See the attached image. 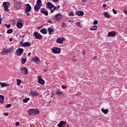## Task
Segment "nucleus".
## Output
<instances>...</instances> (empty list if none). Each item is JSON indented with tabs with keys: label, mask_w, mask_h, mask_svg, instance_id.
<instances>
[{
	"label": "nucleus",
	"mask_w": 127,
	"mask_h": 127,
	"mask_svg": "<svg viewBox=\"0 0 127 127\" xmlns=\"http://www.w3.org/2000/svg\"><path fill=\"white\" fill-rule=\"evenodd\" d=\"M28 113L29 115V116H34V115H38L40 113L39 110L37 109H29L28 111Z\"/></svg>",
	"instance_id": "obj_1"
},
{
	"label": "nucleus",
	"mask_w": 127,
	"mask_h": 127,
	"mask_svg": "<svg viewBox=\"0 0 127 127\" xmlns=\"http://www.w3.org/2000/svg\"><path fill=\"white\" fill-rule=\"evenodd\" d=\"M13 3L14 4V7L17 9H20L21 7V3L20 2V1L14 0L13 1Z\"/></svg>",
	"instance_id": "obj_2"
},
{
	"label": "nucleus",
	"mask_w": 127,
	"mask_h": 127,
	"mask_svg": "<svg viewBox=\"0 0 127 127\" xmlns=\"http://www.w3.org/2000/svg\"><path fill=\"white\" fill-rule=\"evenodd\" d=\"M62 14L61 13L57 14L55 16L53 17V19L56 21H59V20L62 19Z\"/></svg>",
	"instance_id": "obj_3"
},
{
	"label": "nucleus",
	"mask_w": 127,
	"mask_h": 127,
	"mask_svg": "<svg viewBox=\"0 0 127 127\" xmlns=\"http://www.w3.org/2000/svg\"><path fill=\"white\" fill-rule=\"evenodd\" d=\"M52 51L55 53V54H60V53H61V48L54 47L52 49Z\"/></svg>",
	"instance_id": "obj_4"
},
{
	"label": "nucleus",
	"mask_w": 127,
	"mask_h": 127,
	"mask_svg": "<svg viewBox=\"0 0 127 127\" xmlns=\"http://www.w3.org/2000/svg\"><path fill=\"white\" fill-rule=\"evenodd\" d=\"M20 71L21 73L25 74V75H28L29 73L28 72V69H27L25 67H21Z\"/></svg>",
	"instance_id": "obj_5"
},
{
	"label": "nucleus",
	"mask_w": 127,
	"mask_h": 127,
	"mask_svg": "<svg viewBox=\"0 0 127 127\" xmlns=\"http://www.w3.org/2000/svg\"><path fill=\"white\" fill-rule=\"evenodd\" d=\"M23 49L19 48L16 51V55L17 56H21V54L23 53Z\"/></svg>",
	"instance_id": "obj_6"
},
{
	"label": "nucleus",
	"mask_w": 127,
	"mask_h": 127,
	"mask_svg": "<svg viewBox=\"0 0 127 127\" xmlns=\"http://www.w3.org/2000/svg\"><path fill=\"white\" fill-rule=\"evenodd\" d=\"M34 36H35L36 39H40V40L42 39V35L38 33V32H34Z\"/></svg>",
	"instance_id": "obj_7"
},
{
	"label": "nucleus",
	"mask_w": 127,
	"mask_h": 127,
	"mask_svg": "<svg viewBox=\"0 0 127 127\" xmlns=\"http://www.w3.org/2000/svg\"><path fill=\"white\" fill-rule=\"evenodd\" d=\"M26 9L25 10V12H30V11H31V6L29 4L27 3L25 5Z\"/></svg>",
	"instance_id": "obj_8"
},
{
	"label": "nucleus",
	"mask_w": 127,
	"mask_h": 127,
	"mask_svg": "<svg viewBox=\"0 0 127 127\" xmlns=\"http://www.w3.org/2000/svg\"><path fill=\"white\" fill-rule=\"evenodd\" d=\"M4 51H2L1 52V54H2V55H6V54H7V53H11V52H12V51H10L8 49H4Z\"/></svg>",
	"instance_id": "obj_9"
},
{
	"label": "nucleus",
	"mask_w": 127,
	"mask_h": 127,
	"mask_svg": "<svg viewBox=\"0 0 127 127\" xmlns=\"http://www.w3.org/2000/svg\"><path fill=\"white\" fill-rule=\"evenodd\" d=\"M38 82L39 83V84H41V85H44V84H45V81L42 79V77L40 76H38Z\"/></svg>",
	"instance_id": "obj_10"
},
{
	"label": "nucleus",
	"mask_w": 127,
	"mask_h": 127,
	"mask_svg": "<svg viewBox=\"0 0 127 127\" xmlns=\"http://www.w3.org/2000/svg\"><path fill=\"white\" fill-rule=\"evenodd\" d=\"M107 36L108 37H115L116 36V32L114 31L109 32Z\"/></svg>",
	"instance_id": "obj_11"
},
{
	"label": "nucleus",
	"mask_w": 127,
	"mask_h": 127,
	"mask_svg": "<svg viewBox=\"0 0 127 127\" xmlns=\"http://www.w3.org/2000/svg\"><path fill=\"white\" fill-rule=\"evenodd\" d=\"M3 6L4 8L5 11H8V10H9L8 9V5H7V2H6V1L3 2Z\"/></svg>",
	"instance_id": "obj_12"
},
{
	"label": "nucleus",
	"mask_w": 127,
	"mask_h": 127,
	"mask_svg": "<svg viewBox=\"0 0 127 127\" xmlns=\"http://www.w3.org/2000/svg\"><path fill=\"white\" fill-rule=\"evenodd\" d=\"M67 123V122H65V121H62L60 122V123L58 125V127H65V125H66V124Z\"/></svg>",
	"instance_id": "obj_13"
},
{
	"label": "nucleus",
	"mask_w": 127,
	"mask_h": 127,
	"mask_svg": "<svg viewBox=\"0 0 127 127\" xmlns=\"http://www.w3.org/2000/svg\"><path fill=\"white\" fill-rule=\"evenodd\" d=\"M76 15H78V16H82L84 15V12L83 11L78 10L75 12Z\"/></svg>",
	"instance_id": "obj_14"
},
{
	"label": "nucleus",
	"mask_w": 127,
	"mask_h": 127,
	"mask_svg": "<svg viewBox=\"0 0 127 127\" xmlns=\"http://www.w3.org/2000/svg\"><path fill=\"white\" fill-rule=\"evenodd\" d=\"M63 40H65V38H59L58 39H57V42L59 44H63Z\"/></svg>",
	"instance_id": "obj_15"
},
{
	"label": "nucleus",
	"mask_w": 127,
	"mask_h": 127,
	"mask_svg": "<svg viewBox=\"0 0 127 127\" xmlns=\"http://www.w3.org/2000/svg\"><path fill=\"white\" fill-rule=\"evenodd\" d=\"M40 11L41 13H43V14H45V15H48V11H46V9L44 8H41Z\"/></svg>",
	"instance_id": "obj_16"
},
{
	"label": "nucleus",
	"mask_w": 127,
	"mask_h": 127,
	"mask_svg": "<svg viewBox=\"0 0 127 127\" xmlns=\"http://www.w3.org/2000/svg\"><path fill=\"white\" fill-rule=\"evenodd\" d=\"M47 7H49L50 9H51V8H53L54 7V5H53L52 3L49 2L47 3Z\"/></svg>",
	"instance_id": "obj_17"
},
{
	"label": "nucleus",
	"mask_w": 127,
	"mask_h": 127,
	"mask_svg": "<svg viewBox=\"0 0 127 127\" xmlns=\"http://www.w3.org/2000/svg\"><path fill=\"white\" fill-rule=\"evenodd\" d=\"M33 61L35 63H36L37 64H38V63L40 62V60L38 58V57H35L34 60H33Z\"/></svg>",
	"instance_id": "obj_18"
},
{
	"label": "nucleus",
	"mask_w": 127,
	"mask_h": 127,
	"mask_svg": "<svg viewBox=\"0 0 127 127\" xmlns=\"http://www.w3.org/2000/svg\"><path fill=\"white\" fill-rule=\"evenodd\" d=\"M40 8H41V5H37V4H35V6H34V9L35 10H39V9H40Z\"/></svg>",
	"instance_id": "obj_19"
},
{
	"label": "nucleus",
	"mask_w": 127,
	"mask_h": 127,
	"mask_svg": "<svg viewBox=\"0 0 127 127\" xmlns=\"http://www.w3.org/2000/svg\"><path fill=\"white\" fill-rule=\"evenodd\" d=\"M31 45V43L28 42H25L22 45V46L23 47H27V46H30Z\"/></svg>",
	"instance_id": "obj_20"
},
{
	"label": "nucleus",
	"mask_w": 127,
	"mask_h": 127,
	"mask_svg": "<svg viewBox=\"0 0 127 127\" xmlns=\"http://www.w3.org/2000/svg\"><path fill=\"white\" fill-rule=\"evenodd\" d=\"M3 101H4V96L0 95V104H3Z\"/></svg>",
	"instance_id": "obj_21"
},
{
	"label": "nucleus",
	"mask_w": 127,
	"mask_h": 127,
	"mask_svg": "<svg viewBox=\"0 0 127 127\" xmlns=\"http://www.w3.org/2000/svg\"><path fill=\"white\" fill-rule=\"evenodd\" d=\"M40 32L43 33V34H47V30H46L45 28H43L40 30Z\"/></svg>",
	"instance_id": "obj_22"
},
{
	"label": "nucleus",
	"mask_w": 127,
	"mask_h": 127,
	"mask_svg": "<svg viewBox=\"0 0 127 127\" xmlns=\"http://www.w3.org/2000/svg\"><path fill=\"white\" fill-rule=\"evenodd\" d=\"M30 94L31 95H32V96H33V97L38 96V92H37V91H32L31 92Z\"/></svg>",
	"instance_id": "obj_23"
},
{
	"label": "nucleus",
	"mask_w": 127,
	"mask_h": 127,
	"mask_svg": "<svg viewBox=\"0 0 127 127\" xmlns=\"http://www.w3.org/2000/svg\"><path fill=\"white\" fill-rule=\"evenodd\" d=\"M101 111L102 113H103V114H105V115H107V114H108V112H109L108 109H105V108H104L101 109Z\"/></svg>",
	"instance_id": "obj_24"
},
{
	"label": "nucleus",
	"mask_w": 127,
	"mask_h": 127,
	"mask_svg": "<svg viewBox=\"0 0 127 127\" xmlns=\"http://www.w3.org/2000/svg\"><path fill=\"white\" fill-rule=\"evenodd\" d=\"M63 93L61 91H57V92H55V93H53V95H57V96H61V95H63Z\"/></svg>",
	"instance_id": "obj_25"
},
{
	"label": "nucleus",
	"mask_w": 127,
	"mask_h": 127,
	"mask_svg": "<svg viewBox=\"0 0 127 127\" xmlns=\"http://www.w3.org/2000/svg\"><path fill=\"white\" fill-rule=\"evenodd\" d=\"M48 31L49 32V34L50 35H51V34H52V32H53V31H54V30H53V29L51 28H49L48 29Z\"/></svg>",
	"instance_id": "obj_26"
},
{
	"label": "nucleus",
	"mask_w": 127,
	"mask_h": 127,
	"mask_svg": "<svg viewBox=\"0 0 127 127\" xmlns=\"http://www.w3.org/2000/svg\"><path fill=\"white\" fill-rule=\"evenodd\" d=\"M16 26L18 27V28H21L22 26H23V24L22 23H17L16 24Z\"/></svg>",
	"instance_id": "obj_27"
},
{
	"label": "nucleus",
	"mask_w": 127,
	"mask_h": 127,
	"mask_svg": "<svg viewBox=\"0 0 127 127\" xmlns=\"http://www.w3.org/2000/svg\"><path fill=\"white\" fill-rule=\"evenodd\" d=\"M103 15H104L105 17H106L107 18H110V14L108 13V12H104L103 13Z\"/></svg>",
	"instance_id": "obj_28"
},
{
	"label": "nucleus",
	"mask_w": 127,
	"mask_h": 127,
	"mask_svg": "<svg viewBox=\"0 0 127 127\" xmlns=\"http://www.w3.org/2000/svg\"><path fill=\"white\" fill-rule=\"evenodd\" d=\"M8 86H10L9 84H6L5 83H2L1 82V86L3 88L4 87H8Z\"/></svg>",
	"instance_id": "obj_29"
},
{
	"label": "nucleus",
	"mask_w": 127,
	"mask_h": 127,
	"mask_svg": "<svg viewBox=\"0 0 127 127\" xmlns=\"http://www.w3.org/2000/svg\"><path fill=\"white\" fill-rule=\"evenodd\" d=\"M89 29L90 30H97V25L91 26Z\"/></svg>",
	"instance_id": "obj_30"
},
{
	"label": "nucleus",
	"mask_w": 127,
	"mask_h": 127,
	"mask_svg": "<svg viewBox=\"0 0 127 127\" xmlns=\"http://www.w3.org/2000/svg\"><path fill=\"white\" fill-rule=\"evenodd\" d=\"M13 30H12V29H8L7 31V33L8 34H9L10 33H12Z\"/></svg>",
	"instance_id": "obj_31"
},
{
	"label": "nucleus",
	"mask_w": 127,
	"mask_h": 127,
	"mask_svg": "<svg viewBox=\"0 0 127 127\" xmlns=\"http://www.w3.org/2000/svg\"><path fill=\"white\" fill-rule=\"evenodd\" d=\"M21 84V80L20 79H18L17 80V86H19Z\"/></svg>",
	"instance_id": "obj_32"
},
{
	"label": "nucleus",
	"mask_w": 127,
	"mask_h": 127,
	"mask_svg": "<svg viewBox=\"0 0 127 127\" xmlns=\"http://www.w3.org/2000/svg\"><path fill=\"white\" fill-rule=\"evenodd\" d=\"M41 2H42L41 1V0H38L37 1V3H36V4H37L38 5H41V4H40L41 3Z\"/></svg>",
	"instance_id": "obj_33"
},
{
	"label": "nucleus",
	"mask_w": 127,
	"mask_h": 127,
	"mask_svg": "<svg viewBox=\"0 0 127 127\" xmlns=\"http://www.w3.org/2000/svg\"><path fill=\"white\" fill-rule=\"evenodd\" d=\"M60 8V5H58V6H55V5H54V9L56 10H58Z\"/></svg>",
	"instance_id": "obj_34"
},
{
	"label": "nucleus",
	"mask_w": 127,
	"mask_h": 127,
	"mask_svg": "<svg viewBox=\"0 0 127 127\" xmlns=\"http://www.w3.org/2000/svg\"><path fill=\"white\" fill-rule=\"evenodd\" d=\"M30 99H29V98H25V99H24L23 100V102H24V103H27V101H29Z\"/></svg>",
	"instance_id": "obj_35"
},
{
	"label": "nucleus",
	"mask_w": 127,
	"mask_h": 127,
	"mask_svg": "<svg viewBox=\"0 0 127 127\" xmlns=\"http://www.w3.org/2000/svg\"><path fill=\"white\" fill-rule=\"evenodd\" d=\"M26 62V60L25 59H22V61H21L22 64H25Z\"/></svg>",
	"instance_id": "obj_36"
},
{
	"label": "nucleus",
	"mask_w": 127,
	"mask_h": 127,
	"mask_svg": "<svg viewBox=\"0 0 127 127\" xmlns=\"http://www.w3.org/2000/svg\"><path fill=\"white\" fill-rule=\"evenodd\" d=\"M76 25L78 26L79 27H82V25H81V23H80V22L76 23Z\"/></svg>",
	"instance_id": "obj_37"
},
{
	"label": "nucleus",
	"mask_w": 127,
	"mask_h": 127,
	"mask_svg": "<svg viewBox=\"0 0 127 127\" xmlns=\"http://www.w3.org/2000/svg\"><path fill=\"white\" fill-rule=\"evenodd\" d=\"M68 15L69 16H74V15H75V14H74L73 12H71L70 13H69Z\"/></svg>",
	"instance_id": "obj_38"
},
{
	"label": "nucleus",
	"mask_w": 127,
	"mask_h": 127,
	"mask_svg": "<svg viewBox=\"0 0 127 127\" xmlns=\"http://www.w3.org/2000/svg\"><path fill=\"white\" fill-rule=\"evenodd\" d=\"M62 27H67V24L65 23H63L62 24Z\"/></svg>",
	"instance_id": "obj_39"
},
{
	"label": "nucleus",
	"mask_w": 127,
	"mask_h": 127,
	"mask_svg": "<svg viewBox=\"0 0 127 127\" xmlns=\"http://www.w3.org/2000/svg\"><path fill=\"white\" fill-rule=\"evenodd\" d=\"M93 24H94L95 25H96V24H98V20H95L93 22Z\"/></svg>",
	"instance_id": "obj_40"
},
{
	"label": "nucleus",
	"mask_w": 127,
	"mask_h": 127,
	"mask_svg": "<svg viewBox=\"0 0 127 127\" xmlns=\"http://www.w3.org/2000/svg\"><path fill=\"white\" fill-rule=\"evenodd\" d=\"M11 107V104H8L5 106V108H10Z\"/></svg>",
	"instance_id": "obj_41"
},
{
	"label": "nucleus",
	"mask_w": 127,
	"mask_h": 127,
	"mask_svg": "<svg viewBox=\"0 0 127 127\" xmlns=\"http://www.w3.org/2000/svg\"><path fill=\"white\" fill-rule=\"evenodd\" d=\"M4 25L7 27V28H9V27H10V24H4Z\"/></svg>",
	"instance_id": "obj_42"
},
{
	"label": "nucleus",
	"mask_w": 127,
	"mask_h": 127,
	"mask_svg": "<svg viewBox=\"0 0 127 127\" xmlns=\"http://www.w3.org/2000/svg\"><path fill=\"white\" fill-rule=\"evenodd\" d=\"M15 125L17 127H18V126H19L20 125V123L18 122H17L16 123H15Z\"/></svg>",
	"instance_id": "obj_43"
},
{
	"label": "nucleus",
	"mask_w": 127,
	"mask_h": 127,
	"mask_svg": "<svg viewBox=\"0 0 127 127\" xmlns=\"http://www.w3.org/2000/svg\"><path fill=\"white\" fill-rule=\"evenodd\" d=\"M112 11L114 12V14H117V11H116L115 9H113Z\"/></svg>",
	"instance_id": "obj_44"
},
{
	"label": "nucleus",
	"mask_w": 127,
	"mask_h": 127,
	"mask_svg": "<svg viewBox=\"0 0 127 127\" xmlns=\"http://www.w3.org/2000/svg\"><path fill=\"white\" fill-rule=\"evenodd\" d=\"M8 115H9L8 113H4V115L6 116V117H7V116H8Z\"/></svg>",
	"instance_id": "obj_45"
},
{
	"label": "nucleus",
	"mask_w": 127,
	"mask_h": 127,
	"mask_svg": "<svg viewBox=\"0 0 127 127\" xmlns=\"http://www.w3.org/2000/svg\"><path fill=\"white\" fill-rule=\"evenodd\" d=\"M54 10H55V9H51V13H53V12H54Z\"/></svg>",
	"instance_id": "obj_46"
},
{
	"label": "nucleus",
	"mask_w": 127,
	"mask_h": 127,
	"mask_svg": "<svg viewBox=\"0 0 127 127\" xmlns=\"http://www.w3.org/2000/svg\"><path fill=\"white\" fill-rule=\"evenodd\" d=\"M7 5H8V6H10V3L9 2H7Z\"/></svg>",
	"instance_id": "obj_47"
},
{
	"label": "nucleus",
	"mask_w": 127,
	"mask_h": 127,
	"mask_svg": "<svg viewBox=\"0 0 127 127\" xmlns=\"http://www.w3.org/2000/svg\"><path fill=\"white\" fill-rule=\"evenodd\" d=\"M124 13H126V14H127V10H125L124 9Z\"/></svg>",
	"instance_id": "obj_48"
},
{
	"label": "nucleus",
	"mask_w": 127,
	"mask_h": 127,
	"mask_svg": "<svg viewBox=\"0 0 127 127\" xmlns=\"http://www.w3.org/2000/svg\"><path fill=\"white\" fill-rule=\"evenodd\" d=\"M62 88L63 89H65V88H66V87H65L64 85H63V86H62Z\"/></svg>",
	"instance_id": "obj_49"
},
{
	"label": "nucleus",
	"mask_w": 127,
	"mask_h": 127,
	"mask_svg": "<svg viewBox=\"0 0 127 127\" xmlns=\"http://www.w3.org/2000/svg\"><path fill=\"white\" fill-rule=\"evenodd\" d=\"M1 21H2V19L1 18H0V24H1Z\"/></svg>",
	"instance_id": "obj_50"
},
{
	"label": "nucleus",
	"mask_w": 127,
	"mask_h": 127,
	"mask_svg": "<svg viewBox=\"0 0 127 127\" xmlns=\"http://www.w3.org/2000/svg\"><path fill=\"white\" fill-rule=\"evenodd\" d=\"M11 49H12V50H11ZM9 50H10V51H12V50H13V48H9Z\"/></svg>",
	"instance_id": "obj_51"
},
{
	"label": "nucleus",
	"mask_w": 127,
	"mask_h": 127,
	"mask_svg": "<svg viewBox=\"0 0 127 127\" xmlns=\"http://www.w3.org/2000/svg\"><path fill=\"white\" fill-rule=\"evenodd\" d=\"M59 0H53V1H55V2H58Z\"/></svg>",
	"instance_id": "obj_52"
},
{
	"label": "nucleus",
	"mask_w": 127,
	"mask_h": 127,
	"mask_svg": "<svg viewBox=\"0 0 127 127\" xmlns=\"http://www.w3.org/2000/svg\"><path fill=\"white\" fill-rule=\"evenodd\" d=\"M51 103H52V100H50L49 101V104H51Z\"/></svg>",
	"instance_id": "obj_53"
},
{
	"label": "nucleus",
	"mask_w": 127,
	"mask_h": 127,
	"mask_svg": "<svg viewBox=\"0 0 127 127\" xmlns=\"http://www.w3.org/2000/svg\"><path fill=\"white\" fill-rule=\"evenodd\" d=\"M9 41H10L11 42V41H12V38H10L9 39Z\"/></svg>",
	"instance_id": "obj_54"
},
{
	"label": "nucleus",
	"mask_w": 127,
	"mask_h": 127,
	"mask_svg": "<svg viewBox=\"0 0 127 127\" xmlns=\"http://www.w3.org/2000/svg\"><path fill=\"white\" fill-rule=\"evenodd\" d=\"M69 22H70L71 23H73V20H70Z\"/></svg>",
	"instance_id": "obj_55"
},
{
	"label": "nucleus",
	"mask_w": 127,
	"mask_h": 127,
	"mask_svg": "<svg viewBox=\"0 0 127 127\" xmlns=\"http://www.w3.org/2000/svg\"><path fill=\"white\" fill-rule=\"evenodd\" d=\"M27 13V15H30V14L28 12H26Z\"/></svg>",
	"instance_id": "obj_56"
},
{
	"label": "nucleus",
	"mask_w": 127,
	"mask_h": 127,
	"mask_svg": "<svg viewBox=\"0 0 127 127\" xmlns=\"http://www.w3.org/2000/svg\"><path fill=\"white\" fill-rule=\"evenodd\" d=\"M106 4H103V7H106Z\"/></svg>",
	"instance_id": "obj_57"
},
{
	"label": "nucleus",
	"mask_w": 127,
	"mask_h": 127,
	"mask_svg": "<svg viewBox=\"0 0 127 127\" xmlns=\"http://www.w3.org/2000/svg\"><path fill=\"white\" fill-rule=\"evenodd\" d=\"M82 1H83V2H85V1H87V0H82Z\"/></svg>",
	"instance_id": "obj_58"
},
{
	"label": "nucleus",
	"mask_w": 127,
	"mask_h": 127,
	"mask_svg": "<svg viewBox=\"0 0 127 127\" xmlns=\"http://www.w3.org/2000/svg\"><path fill=\"white\" fill-rule=\"evenodd\" d=\"M48 22H49L50 23H51L52 22V21H51V20H49Z\"/></svg>",
	"instance_id": "obj_59"
},
{
	"label": "nucleus",
	"mask_w": 127,
	"mask_h": 127,
	"mask_svg": "<svg viewBox=\"0 0 127 127\" xmlns=\"http://www.w3.org/2000/svg\"><path fill=\"white\" fill-rule=\"evenodd\" d=\"M30 55H31V53H29L28 54V56H30Z\"/></svg>",
	"instance_id": "obj_60"
},
{
	"label": "nucleus",
	"mask_w": 127,
	"mask_h": 127,
	"mask_svg": "<svg viewBox=\"0 0 127 127\" xmlns=\"http://www.w3.org/2000/svg\"><path fill=\"white\" fill-rule=\"evenodd\" d=\"M93 59H97V57H93Z\"/></svg>",
	"instance_id": "obj_61"
},
{
	"label": "nucleus",
	"mask_w": 127,
	"mask_h": 127,
	"mask_svg": "<svg viewBox=\"0 0 127 127\" xmlns=\"http://www.w3.org/2000/svg\"><path fill=\"white\" fill-rule=\"evenodd\" d=\"M20 45H22V46L23 45V43L21 42H20Z\"/></svg>",
	"instance_id": "obj_62"
},
{
	"label": "nucleus",
	"mask_w": 127,
	"mask_h": 127,
	"mask_svg": "<svg viewBox=\"0 0 127 127\" xmlns=\"http://www.w3.org/2000/svg\"><path fill=\"white\" fill-rule=\"evenodd\" d=\"M83 55H85V51H83Z\"/></svg>",
	"instance_id": "obj_63"
},
{
	"label": "nucleus",
	"mask_w": 127,
	"mask_h": 127,
	"mask_svg": "<svg viewBox=\"0 0 127 127\" xmlns=\"http://www.w3.org/2000/svg\"><path fill=\"white\" fill-rule=\"evenodd\" d=\"M38 28H41V27H38Z\"/></svg>",
	"instance_id": "obj_64"
}]
</instances>
